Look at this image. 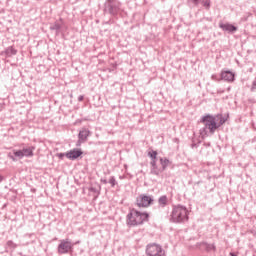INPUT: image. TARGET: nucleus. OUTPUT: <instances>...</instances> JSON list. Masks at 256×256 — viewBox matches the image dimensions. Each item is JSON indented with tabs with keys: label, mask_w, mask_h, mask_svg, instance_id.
<instances>
[{
	"label": "nucleus",
	"mask_w": 256,
	"mask_h": 256,
	"mask_svg": "<svg viewBox=\"0 0 256 256\" xmlns=\"http://www.w3.org/2000/svg\"><path fill=\"white\" fill-rule=\"evenodd\" d=\"M219 27L222 31H228V33H235L237 31V27L229 23H219Z\"/></svg>",
	"instance_id": "13"
},
{
	"label": "nucleus",
	"mask_w": 256,
	"mask_h": 256,
	"mask_svg": "<svg viewBox=\"0 0 256 256\" xmlns=\"http://www.w3.org/2000/svg\"><path fill=\"white\" fill-rule=\"evenodd\" d=\"M108 11H109L110 15H118V13H119V6L113 5V4H109L108 5Z\"/></svg>",
	"instance_id": "18"
},
{
	"label": "nucleus",
	"mask_w": 256,
	"mask_h": 256,
	"mask_svg": "<svg viewBox=\"0 0 256 256\" xmlns=\"http://www.w3.org/2000/svg\"><path fill=\"white\" fill-rule=\"evenodd\" d=\"M200 247H203L207 253H211V251L215 253V251H217V246H215V244H209L207 242H202Z\"/></svg>",
	"instance_id": "14"
},
{
	"label": "nucleus",
	"mask_w": 256,
	"mask_h": 256,
	"mask_svg": "<svg viewBox=\"0 0 256 256\" xmlns=\"http://www.w3.org/2000/svg\"><path fill=\"white\" fill-rule=\"evenodd\" d=\"M35 155V146L23 147L20 150H13L12 153H8V158L12 161L17 159H23L24 157H33Z\"/></svg>",
	"instance_id": "4"
},
{
	"label": "nucleus",
	"mask_w": 256,
	"mask_h": 256,
	"mask_svg": "<svg viewBox=\"0 0 256 256\" xmlns=\"http://www.w3.org/2000/svg\"><path fill=\"white\" fill-rule=\"evenodd\" d=\"M147 221H149V213L141 212L135 208L130 209L126 215V225L129 227H139Z\"/></svg>",
	"instance_id": "3"
},
{
	"label": "nucleus",
	"mask_w": 256,
	"mask_h": 256,
	"mask_svg": "<svg viewBox=\"0 0 256 256\" xmlns=\"http://www.w3.org/2000/svg\"><path fill=\"white\" fill-rule=\"evenodd\" d=\"M230 256H237V254L230 252Z\"/></svg>",
	"instance_id": "26"
},
{
	"label": "nucleus",
	"mask_w": 256,
	"mask_h": 256,
	"mask_svg": "<svg viewBox=\"0 0 256 256\" xmlns=\"http://www.w3.org/2000/svg\"><path fill=\"white\" fill-rule=\"evenodd\" d=\"M3 181V175L0 174V183Z\"/></svg>",
	"instance_id": "27"
},
{
	"label": "nucleus",
	"mask_w": 256,
	"mask_h": 256,
	"mask_svg": "<svg viewBox=\"0 0 256 256\" xmlns=\"http://www.w3.org/2000/svg\"><path fill=\"white\" fill-rule=\"evenodd\" d=\"M102 182H103L104 184H107V180H103Z\"/></svg>",
	"instance_id": "28"
},
{
	"label": "nucleus",
	"mask_w": 256,
	"mask_h": 256,
	"mask_svg": "<svg viewBox=\"0 0 256 256\" xmlns=\"http://www.w3.org/2000/svg\"><path fill=\"white\" fill-rule=\"evenodd\" d=\"M250 91L252 93H256V78L255 80L252 82V87H250Z\"/></svg>",
	"instance_id": "22"
},
{
	"label": "nucleus",
	"mask_w": 256,
	"mask_h": 256,
	"mask_svg": "<svg viewBox=\"0 0 256 256\" xmlns=\"http://www.w3.org/2000/svg\"><path fill=\"white\" fill-rule=\"evenodd\" d=\"M2 55L6 57H13V55H17V49L14 46L7 47L5 51L2 52Z\"/></svg>",
	"instance_id": "16"
},
{
	"label": "nucleus",
	"mask_w": 256,
	"mask_h": 256,
	"mask_svg": "<svg viewBox=\"0 0 256 256\" xmlns=\"http://www.w3.org/2000/svg\"><path fill=\"white\" fill-rule=\"evenodd\" d=\"M158 205L161 207V209H165V207L169 205V198L167 195H162L158 198Z\"/></svg>",
	"instance_id": "15"
},
{
	"label": "nucleus",
	"mask_w": 256,
	"mask_h": 256,
	"mask_svg": "<svg viewBox=\"0 0 256 256\" xmlns=\"http://www.w3.org/2000/svg\"><path fill=\"white\" fill-rule=\"evenodd\" d=\"M7 247H9V249H16L17 248V244H15V242H13V240H9L6 243Z\"/></svg>",
	"instance_id": "20"
},
{
	"label": "nucleus",
	"mask_w": 256,
	"mask_h": 256,
	"mask_svg": "<svg viewBox=\"0 0 256 256\" xmlns=\"http://www.w3.org/2000/svg\"><path fill=\"white\" fill-rule=\"evenodd\" d=\"M58 255H67L73 251V243L69 239H62L57 247Z\"/></svg>",
	"instance_id": "7"
},
{
	"label": "nucleus",
	"mask_w": 256,
	"mask_h": 256,
	"mask_svg": "<svg viewBox=\"0 0 256 256\" xmlns=\"http://www.w3.org/2000/svg\"><path fill=\"white\" fill-rule=\"evenodd\" d=\"M153 197L152 196H147L145 194H141L137 197L136 199V205L137 207H151L153 205Z\"/></svg>",
	"instance_id": "8"
},
{
	"label": "nucleus",
	"mask_w": 256,
	"mask_h": 256,
	"mask_svg": "<svg viewBox=\"0 0 256 256\" xmlns=\"http://www.w3.org/2000/svg\"><path fill=\"white\" fill-rule=\"evenodd\" d=\"M90 191H93V188H90Z\"/></svg>",
	"instance_id": "29"
},
{
	"label": "nucleus",
	"mask_w": 256,
	"mask_h": 256,
	"mask_svg": "<svg viewBox=\"0 0 256 256\" xmlns=\"http://www.w3.org/2000/svg\"><path fill=\"white\" fill-rule=\"evenodd\" d=\"M89 137H91V131L87 128H82L78 134L77 147H79L81 143H85Z\"/></svg>",
	"instance_id": "9"
},
{
	"label": "nucleus",
	"mask_w": 256,
	"mask_h": 256,
	"mask_svg": "<svg viewBox=\"0 0 256 256\" xmlns=\"http://www.w3.org/2000/svg\"><path fill=\"white\" fill-rule=\"evenodd\" d=\"M147 256H165V250L163 246L157 243H150L146 246Z\"/></svg>",
	"instance_id": "6"
},
{
	"label": "nucleus",
	"mask_w": 256,
	"mask_h": 256,
	"mask_svg": "<svg viewBox=\"0 0 256 256\" xmlns=\"http://www.w3.org/2000/svg\"><path fill=\"white\" fill-rule=\"evenodd\" d=\"M84 99H85V96H84V95H80V96L78 97V101H79V102L83 101Z\"/></svg>",
	"instance_id": "24"
},
{
	"label": "nucleus",
	"mask_w": 256,
	"mask_h": 256,
	"mask_svg": "<svg viewBox=\"0 0 256 256\" xmlns=\"http://www.w3.org/2000/svg\"><path fill=\"white\" fill-rule=\"evenodd\" d=\"M51 31H59L61 29V24L59 22H55L51 27Z\"/></svg>",
	"instance_id": "19"
},
{
	"label": "nucleus",
	"mask_w": 256,
	"mask_h": 256,
	"mask_svg": "<svg viewBox=\"0 0 256 256\" xmlns=\"http://www.w3.org/2000/svg\"><path fill=\"white\" fill-rule=\"evenodd\" d=\"M58 157H59V159H63V157H65V153H59Z\"/></svg>",
	"instance_id": "25"
},
{
	"label": "nucleus",
	"mask_w": 256,
	"mask_h": 256,
	"mask_svg": "<svg viewBox=\"0 0 256 256\" xmlns=\"http://www.w3.org/2000/svg\"><path fill=\"white\" fill-rule=\"evenodd\" d=\"M220 79L221 81H226V83H233V81H235V73L229 70H222Z\"/></svg>",
	"instance_id": "10"
},
{
	"label": "nucleus",
	"mask_w": 256,
	"mask_h": 256,
	"mask_svg": "<svg viewBox=\"0 0 256 256\" xmlns=\"http://www.w3.org/2000/svg\"><path fill=\"white\" fill-rule=\"evenodd\" d=\"M108 183L111 184V187H115V185H117V180L115 179V176H111Z\"/></svg>",
	"instance_id": "21"
},
{
	"label": "nucleus",
	"mask_w": 256,
	"mask_h": 256,
	"mask_svg": "<svg viewBox=\"0 0 256 256\" xmlns=\"http://www.w3.org/2000/svg\"><path fill=\"white\" fill-rule=\"evenodd\" d=\"M160 164H161L160 171L161 173H163V171L167 169V166L171 165V160L168 158H160Z\"/></svg>",
	"instance_id": "17"
},
{
	"label": "nucleus",
	"mask_w": 256,
	"mask_h": 256,
	"mask_svg": "<svg viewBox=\"0 0 256 256\" xmlns=\"http://www.w3.org/2000/svg\"><path fill=\"white\" fill-rule=\"evenodd\" d=\"M83 155V151L81 149L74 148L65 153V157L70 159V161H75V159H79Z\"/></svg>",
	"instance_id": "12"
},
{
	"label": "nucleus",
	"mask_w": 256,
	"mask_h": 256,
	"mask_svg": "<svg viewBox=\"0 0 256 256\" xmlns=\"http://www.w3.org/2000/svg\"><path fill=\"white\" fill-rule=\"evenodd\" d=\"M191 211L183 204H175L169 216L170 223L183 224L189 222Z\"/></svg>",
	"instance_id": "2"
},
{
	"label": "nucleus",
	"mask_w": 256,
	"mask_h": 256,
	"mask_svg": "<svg viewBox=\"0 0 256 256\" xmlns=\"http://www.w3.org/2000/svg\"><path fill=\"white\" fill-rule=\"evenodd\" d=\"M211 79H212V81H221V78H219V76H217V74H213L211 76Z\"/></svg>",
	"instance_id": "23"
},
{
	"label": "nucleus",
	"mask_w": 256,
	"mask_h": 256,
	"mask_svg": "<svg viewBox=\"0 0 256 256\" xmlns=\"http://www.w3.org/2000/svg\"><path fill=\"white\" fill-rule=\"evenodd\" d=\"M157 151L155 150H149L148 151V157L151 159L150 161V173L152 175L159 176L161 175V168L157 165Z\"/></svg>",
	"instance_id": "5"
},
{
	"label": "nucleus",
	"mask_w": 256,
	"mask_h": 256,
	"mask_svg": "<svg viewBox=\"0 0 256 256\" xmlns=\"http://www.w3.org/2000/svg\"><path fill=\"white\" fill-rule=\"evenodd\" d=\"M229 119V115L223 116V114H216V115H206L203 116L201 119V123H204V128L200 129V136L202 139L207 137V130L211 135L215 133L219 127H223L227 120Z\"/></svg>",
	"instance_id": "1"
},
{
	"label": "nucleus",
	"mask_w": 256,
	"mask_h": 256,
	"mask_svg": "<svg viewBox=\"0 0 256 256\" xmlns=\"http://www.w3.org/2000/svg\"><path fill=\"white\" fill-rule=\"evenodd\" d=\"M188 3L194 5V7H198V5H202V7L209 11L211 9V0H187Z\"/></svg>",
	"instance_id": "11"
}]
</instances>
